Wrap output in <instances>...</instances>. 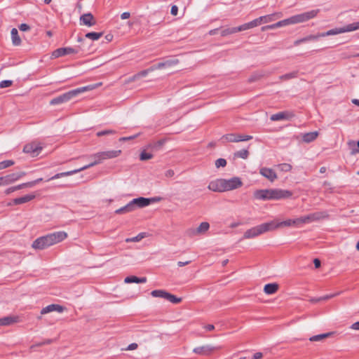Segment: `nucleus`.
I'll return each mask as SVG.
<instances>
[{
  "instance_id": "nucleus-1",
  "label": "nucleus",
  "mask_w": 359,
  "mask_h": 359,
  "mask_svg": "<svg viewBox=\"0 0 359 359\" xmlns=\"http://www.w3.org/2000/svg\"><path fill=\"white\" fill-rule=\"evenodd\" d=\"M121 150H109V151H100V152L93 154L89 156L90 158L93 160L90 163H89L82 168H80L79 169H76V170H73L67 171V172L57 173L54 176L48 179L47 181L59 179L62 177L72 175L74 174H76L77 172H79L81 171L86 170L88 168H90L94 165H98V164L102 163L105 160L116 158V157L118 156L121 154Z\"/></svg>"
},
{
  "instance_id": "nucleus-2",
  "label": "nucleus",
  "mask_w": 359,
  "mask_h": 359,
  "mask_svg": "<svg viewBox=\"0 0 359 359\" xmlns=\"http://www.w3.org/2000/svg\"><path fill=\"white\" fill-rule=\"evenodd\" d=\"M67 238L65 231H56L36 238L32 247L36 250H44L53 245L57 244Z\"/></svg>"
},
{
  "instance_id": "nucleus-3",
  "label": "nucleus",
  "mask_w": 359,
  "mask_h": 359,
  "mask_svg": "<svg viewBox=\"0 0 359 359\" xmlns=\"http://www.w3.org/2000/svg\"><path fill=\"white\" fill-rule=\"evenodd\" d=\"M292 193L288 190L280 189H259L254 192V196L259 200H280L288 198Z\"/></svg>"
},
{
  "instance_id": "nucleus-4",
  "label": "nucleus",
  "mask_w": 359,
  "mask_h": 359,
  "mask_svg": "<svg viewBox=\"0 0 359 359\" xmlns=\"http://www.w3.org/2000/svg\"><path fill=\"white\" fill-rule=\"evenodd\" d=\"M95 88L93 85L78 88L72 90H69L65 93H63L56 97L53 98L50 101V104L57 105L62 103H65L71 100L72 98L76 97L78 95L84 93L88 90H91Z\"/></svg>"
},
{
  "instance_id": "nucleus-5",
  "label": "nucleus",
  "mask_w": 359,
  "mask_h": 359,
  "mask_svg": "<svg viewBox=\"0 0 359 359\" xmlns=\"http://www.w3.org/2000/svg\"><path fill=\"white\" fill-rule=\"evenodd\" d=\"M268 231H272L270 222L261 224L248 229L243 234V239L254 238Z\"/></svg>"
},
{
  "instance_id": "nucleus-6",
  "label": "nucleus",
  "mask_w": 359,
  "mask_h": 359,
  "mask_svg": "<svg viewBox=\"0 0 359 359\" xmlns=\"http://www.w3.org/2000/svg\"><path fill=\"white\" fill-rule=\"evenodd\" d=\"M358 29H359V21L348 24V25L341 27H337L334 29H332L328 30L326 32L320 33L318 34H319V37L320 38V37H325V36H327L339 34H342V33H345V32H353V31H355Z\"/></svg>"
},
{
  "instance_id": "nucleus-7",
  "label": "nucleus",
  "mask_w": 359,
  "mask_h": 359,
  "mask_svg": "<svg viewBox=\"0 0 359 359\" xmlns=\"http://www.w3.org/2000/svg\"><path fill=\"white\" fill-rule=\"evenodd\" d=\"M319 9L311 10L308 12L295 15L289 18L290 25L302 23L314 18L319 13Z\"/></svg>"
},
{
  "instance_id": "nucleus-8",
  "label": "nucleus",
  "mask_w": 359,
  "mask_h": 359,
  "mask_svg": "<svg viewBox=\"0 0 359 359\" xmlns=\"http://www.w3.org/2000/svg\"><path fill=\"white\" fill-rule=\"evenodd\" d=\"M26 175L25 172H17L0 177L1 186H7L19 180Z\"/></svg>"
},
{
  "instance_id": "nucleus-9",
  "label": "nucleus",
  "mask_w": 359,
  "mask_h": 359,
  "mask_svg": "<svg viewBox=\"0 0 359 359\" xmlns=\"http://www.w3.org/2000/svg\"><path fill=\"white\" fill-rule=\"evenodd\" d=\"M221 348V346H215L210 344L198 346L193 349V352L204 356H209L212 354L215 351Z\"/></svg>"
},
{
  "instance_id": "nucleus-10",
  "label": "nucleus",
  "mask_w": 359,
  "mask_h": 359,
  "mask_svg": "<svg viewBox=\"0 0 359 359\" xmlns=\"http://www.w3.org/2000/svg\"><path fill=\"white\" fill-rule=\"evenodd\" d=\"M224 191H231L241 187L243 182L240 177H233L231 179H223Z\"/></svg>"
},
{
  "instance_id": "nucleus-11",
  "label": "nucleus",
  "mask_w": 359,
  "mask_h": 359,
  "mask_svg": "<svg viewBox=\"0 0 359 359\" xmlns=\"http://www.w3.org/2000/svg\"><path fill=\"white\" fill-rule=\"evenodd\" d=\"M270 224H271L272 231H274L277 229L285 226H297V221L296 219H289L283 222H279L278 220L274 219L270 221Z\"/></svg>"
},
{
  "instance_id": "nucleus-12",
  "label": "nucleus",
  "mask_w": 359,
  "mask_h": 359,
  "mask_svg": "<svg viewBox=\"0 0 359 359\" xmlns=\"http://www.w3.org/2000/svg\"><path fill=\"white\" fill-rule=\"evenodd\" d=\"M159 201V198H147L143 197H139L134 198L131 201L134 209L135 210L137 208H144L148 206L151 201Z\"/></svg>"
},
{
  "instance_id": "nucleus-13",
  "label": "nucleus",
  "mask_w": 359,
  "mask_h": 359,
  "mask_svg": "<svg viewBox=\"0 0 359 359\" xmlns=\"http://www.w3.org/2000/svg\"><path fill=\"white\" fill-rule=\"evenodd\" d=\"M42 149V147L39 144L32 142L26 144L23 148L25 153L30 154L32 156H36L39 154Z\"/></svg>"
},
{
  "instance_id": "nucleus-14",
  "label": "nucleus",
  "mask_w": 359,
  "mask_h": 359,
  "mask_svg": "<svg viewBox=\"0 0 359 359\" xmlns=\"http://www.w3.org/2000/svg\"><path fill=\"white\" fill-rule=\"evenodd\" d=\"M208 189L214 192H224L223 179H216L210 182Z\"/></svg>"
},
{
  "instance_id": "nucleus-15",
  "label": "nucleus",
  "mask_w": 359,
  "mask_h": 359,
  "mask_svg": "<svg viewBox=\"0 0 359 359\" xmlns=\"http://www.w3.org/2000/svg\"><path fill=\"white\" fill-rule=\"evenodd\" d=\"M79 50L77 49L70 48V47H65V48H60L56 50H55L53 53L52 56L53 57H59L61 56H64L69 54H76L78 53Z\"/></svg>"
},
{
  "instance_id": "nucleus-16",
  "label": "nucleus",
  "mask_w": 359,
  "mask_h": 359,
  "mask_svg": "<svg viewBox=\"0 0 359 359\" xmlns=\"http://www.w3.org/2000/svg\"><path fill=\"white\" fill-rule=\"evenodd\" d=\"M294 116V114L293 112L285 111L271 115L270 119L272 121H278L281 120H290Z\"/></svg>"
},
{
  "instance_id": "nucleus-17",
  "label": "nucleus",
  "mask_w": 359,
  "mask_h": 359,
  "mask_svg": "<svg viewBox=\"0 0 359 359\" xmlns=\"http://www.w3.org/2000/svg\"><path fill=\"white\" fill-rule=\"evenodd\" d=\"M259 173L271 182L277 179L276 173L271 168H262L259 170Z\"/></svg>"
},
{
  "instance_id": "nucleus-18",
  "label": "nucleus",
  "mask_w": 359,
  "mask_h": 359,
  "mask_svg": "<svg viewBox=\"0 0 359 359\" xmlns=\"http://www.w3.org/2000/svg\"><path fill=\"white\" fill-rule=\"evenodd\" d=\"M65 310V308L59 304H50L44 308H43L41 311V314L44 315L53 311H57L58 313H62Z\"/></svg>"
},
{
  "instance_id": "nucleus-19",
  "label": "nucleus",
  "mask_w": 359,
  "mask_h": 359,
  "mask_svg": "<svg viewBox=\"0 0 359 359\" xmlns=\"http://www.w3.org/2000/svg\"><path fill=\"white\" fill-rule=\"evenodd\" d=\"M80 22L81 25L91 27L95 25L93 15L90 13H85L80 17Z\"/></svg>"
},
{
  "instance_id": "nucleus-20",
  "label": "nucleus",
  "mask_w": 359,
  "mask_h": 359,
  "mask_svg": "<svg viewBox=\"0 0 359 359\" xmlns=\"http://www.w3.org/2000/svg\"><path fill=\"white\" fill-rule=\"evenodd\" d=\"M36 195L34 194H27L22 197L16 198L13 200V203L14 205H20L31 201L34 199Z\"/></svg>"
},
{
  "instance_id": "nucleus-21",
  "label": "nucleus",
  "mask_w": 359,
  "mask_h": 359,
  "mask_svg": "<svg viewBox=\"0 0 359 359\" xmlns=\"http://www.w3.org/2000/svg\"><path fill=\"white\" fill-rule=\"evenodd\" d=\"M18 322V316H8L0 318V326H9Z\"/></svg>"
},
{
  "instance_id": "nucleus-22",
  "label": "nucleus",
  "mask_w": 359,
  "mask_h": 359,
  "mask_svg": "<svg viewBox=\"0 0 359 359\" xmlns=\"http://www.w3.org/2000/svg\"><path fill=\"white\" fill-rule=\"evenodd\" d=\"M178 62L177 60H168L163 62H159L156 65H154L150 67V70H156V69H160L164 67H171L172 65H176Z\"/></svg>"
},
{
  "instance_id": "nucleus-23",
  "label": "nucleus",
  "mask_w": 359,
  "mask_h": 359,
  "mask_svg": "<svg viewBox=\"0 0 359 359\" xmlns=\"http://www.w3.org/2000/svg\"><path fill=\"white\" fill-rule=\"evenodd\" d=\"M282 17L281 13H274L270 15L261 16L262 23H268Z\"/></svg>"
},
{
  "instance_id": "nucleus-24",
  "label": "nucleus",
  "mask_w": 359,
  "mask_h": 359,
  "mask_svg": "<svg viewBox=\"0 0 359 359\" xmlns=\"http://www.w3.org/2000/svg\"><path fill=\"white\" fill-rule=\"evenodd\" d=\"M210 228V224L207 222H203L200 224L198 227L196 229H193L192 233L193 234H202L205 233Z\"/></svg>"
},
{
  "instance_id": "nucleus-25",
  "label": "nucleus",
  "mask_w": 359,
  "mask_h": 359,
  "mask_svg": "<svg viewBox=\"0 0 359 359\" xmlns=\"http://www.w3.org/2000/svg\"><path fill=\"white\" fill-rule=\"evenodd\" d=\"M124 282L126 283H144L147 282V278L146 277L138 278L135 276H127L124 279Z\"/></svg>"
},
{
  "instance_id": "nucleus-26",
  "label": "nucleus",
  "mask_w": 359,
  "mask_h": 359,
  "mask_svg": "<svg viewBox=\"0 0 359 359\" xmlns=\"http://www.w3.org/2000/svg\"><path fill=\"white\" fill-rule=\"evenodd\" d=\"M278 290V285L277 283H269L265 285L264 292L266 294H273Z\"/></svg>"
},
{
  "instance_id": "nucleus-27",
  "label": "nucleus",
  "mask_w": 359,
  "mask_h": 359,
  "mask_svg": "<svg viewBox=\"0 0 359 359\" xmlns=\"http://www.w3.org/2000/svg\"><path fill=\"white\" fill-rule=\"evenodd\" d=\"M319 34H316V35H313V34H311V35H309L306 37H304V38H302L300 39H297L294 42V46H298L299 44H301L302 43H305V42H308V41H316V40H318L319 39Z\"/></svg>"
},
{
  "instance_id": "nucleus-28",
  "label": "nucleus",
  "mask_w": 359,
  "mask_h": 359,
  "mask_svg": "<svg viewBox=\"0 0 359 359\" xmlns=\"http://www.w3.org/2000/svg\"><path fill=\"white\" fill-rule=\"evenodd\" d=\"M318 136V133L316 131L314 132H310L305 133L303 137L302 140L304 142L309 143L313 141H314Z\"/></svg>"
},
{
  "instance_id": "nucleus-29",
  "label": "nucleus",
  "mask_w": 359,
  "mask_h": 359,
  "mask_svg": "<svg viewBox=\"0 0 359 359\" xmlns=\"http://www.w3.org/2000/svg\"><path fill=\"white\" fill-rule=\"evenodd\" d=\"M134 210H135V209H134V207L133 205V203H132L131 201H130L125 206H123V207H122V208H121L119 209H117L115 211V213L116 214H124V213L133 212Z\"/></svg>"
},
{
  "instance_id": "nucleus-30",
  "label": "nucleus",
  "mask_w": 359,
  "mask_h": 359,
  "mask_svg": "<svg viewBox=\"0 0 359 359\" xmlns=\"http://www.w3.org/2000/svg\"><path fill=\"white\" fill-rule=\"evenodd\" d=\"M12 43L14 46H19L21 43V39L18 35L17 29L13 28L11 32Z\"/></svg>"
},
{
  "instance_id": "nucleus-31",
  "label": "nucleus",
  "mask_w": 359,
  "mask_h": 359,
  "mask_svg": "<svg viewBox=\"0 0 359 359\" xmlns=\"http://www.w3.org/2000/svg\"><path fill=\"white\" fill-rule=\"evenodd\" d=\"M238 32H241V29H240V26L235 27H229V28H225V29H222L221 32V35L222 36H228L230 34H235Z\"/></svg>"
},
{
  "instance_id": "nucleus-32",
  "label": "nucleus",
  "mask_w": 359,
  "mask_h": 359,
  "mask_svg": "<svg viewBox=\"0 0 359 359\" xmlns=\"http://www.w3.org/2000/svg\"><path fill=\"white\" fill-rule=\"evenodd\" d=\"M153 72V70H150V68L147 69L142 70L136 74L133 75L132 77L130 78V81H135L142 77L146 76L149 72Z\"/></svg>"
},
{
  "instance_id": "nucleus-33",
  "label": "nucleus",
  "mask_w": 359,
  "mask_h": 359,
  "mask_svg": "<svg viewBox=\"0 0 359 359\" xmlns=\"http://www.w3.org/2000/svg\"><path fill=\"white\" fill-rule=\"evenodd\" d=\"M238 134L230 133L223 135L222 140L228 142H238Z\"/></svg>"
},
{
  "instance_id": "nucleus-34",
  "label": "nucleus",
  "mask_w": 359,
  "mask_h": 359,
  "mask_svg": "<svg viewBox=\"0 0 359 359\" xmlns=\"http://www.w3.org/2000/svg\"><path fill=\"white\" fill-rule=\"evenodd\" d=\"M168 292L163 290H156L151 292V294L154 297H160L166 299Z\"/></svg>"
},
{
  "instance_id": "nucleus-35",
  "label": "nucleus",
  "mask_w": 359,
  "mask_h": 359,
  "mask_svg": "<svg viewBox=\"0 0 359 359\" xmlns=\"http://www.w3.org/2000/svg\"><path fill=\"white\" fill-rule=\"evenodd\" d=\"M144 237H146V233H140L138 235H137L135 237L126 238V243L139 242L142 239H143Z\"/></svg>"
},
{
  "instance_id": "nucleus-36",
  "label": "nucleus",
  "mask_w": 359,
  "mask_h": 359,
  "mask_svg": "<svg viewBox=\"0 0 359 359\" xmlns=\"http://www.w3.org/2000/svg\"><path fill=\"white\" fill-rule=\"evenodd\" d=\"M102 36V32H88L85 35L86 38L93 41L98 40Z\"/></svg>"
},
{
  "instance_id": "nucleus-37",
  "label": "nucleus",
  "mask_w": 359,
  "mask_h": 359,
  "mask_svg": "<svg viewBox=\"0 0 359 359\" xmlns=\"http://www.w3.org/2000/svg\"><path fill=\"white\" fill-rule=\"evenodd\" d=\"M249 156V152L247 149H241L234 153V157L241 158L243 159L248 158Z\"/></svg>"
},
{
  "instance_id": "nucleus-38",
  "label": "nucleus",
  "mask_w": 359,
  "mask_h": 359,
  "mask_svg": "<svg viewBox=\"0 0 359 359\" xmlns=\"http://www.w3.org/2000/svg\"><path fill=\"white\" fill-rule=\"evenodd\" d=\"M330 335H331V333H330V332L325 333V334H318V335H314V336L310 337L309 340L311 341H321V340L327 338Z\"/></svg>"
},
{
  "instance_id": "nucleus-39",
  "label": "nucleus",
  "mask_w": 359,
  "mask_h": 359,
  "mask_svg": "<svg viewBox=\"0 0 359 359\" xmlns=\"http://www.w3.org/2000/svg\"><path fill=\"white\" fill-rule=\"evenodd\" d=\"M297 76V72H292L288 74H283L279 77L280 80H290Z\"/></svg>"
},
{
  "instance_id": "nucleus-40",
  "label": "nucleus",
  "mask_w": 359,
  "mask_h": 359,
  "mask_svg": "<svg viewBox=\"0 0 359 359\" xmlns=\"http://www.w3.org/2000/svg\"><path fill=\"white\" fill-rule=\"evenodd\" d=\"M166 299L173 304H178V303L181 302V301H182L181 298L177 297L176 296H175L169 292L168 293Z\"/></svg>"
},
{
  "instance_id": "nucleus-41",
  "label": "nucleus",
  "mask_w": 359,
  "mask_h": 359,
  "mask_svg": "<svg viewBox=\"0 0 359 359\" xmlns=\"http://www.w3.org/2000/svg\"><path fill=\"white\" fill-rule=\"evenodd\" d=\"M296 221H297V226H299L301 224H307V223L311 222L309 215L299 217V218H296Z\"/></svg>"
},
{
  "instance_id": "nucleus-42",
  "label": "nucleus",
  "mask_w": 359,
  "mask_h": 359,
  "mask_svg": "<svg viewBox=\"0 0 359 359\" xmlns=\"http://www.w3.org/2000/svg\"><path fill=\"white\" fill-rule=\"evenodd\" d=\"M14 165V161L12 160H6L0 162V170L5 169Z\"/></svg>"
},
{
  "instance_id": "nucleus-43",
  "label": "nucleus",
  "mask_w": 359,
  "mask_h": 359,
  "mask_svg": "<svg viewBox=\"0 0 359 359\" xmlns=\"http://www.w3.org/2000/svg\"><path fill=\"white\" fill-rule=\"evenodd\" d=\"M256 26L255 25L254 22L252 21H250L249 22L240 25V29H241V31H244L254 28Z\"/></svg>"
},
{
  "instance_id": "nucleus-44",
  "label": "nucleus",
  "mask_w": 359,
  "mask_h": 359,
  "mask_svg": "<svg viewBox=\"0 0 359 359\" xmlns=\"http://www.w3.org/2000/svg\"><path fill=\"white\" fill-rule=\"evenodd\" d=\"M153 155L150 153H147L145 151H142L140 155V159L141 161H147L152 158Z\"/></svg>"
},
{
  "instance_id": "nucleus-45",
  "label": "nucleus",
  "mask_w": 359,
  "mask_h": 359,
  "mask_svg": "<svg viewBox=\"0 0 359 359\" xmlns=\"http://www.w3.org/2000/svg\"><path fill=\"white\" fill-rule=\"evenodd\" d=\"M115 133H116V131L114 130H104L97 132L96 135L97 137H101L103 135H113Z\"/></svg>"
},
{
  "instance_id": "nucleus-46",
  "label": "nucleus",
  "mask_w": 359,
  "mask_h": 359,
  "mask_svg": "<svg viewBox=\"0 0 359 359\" xmlns=\"http://www.w3.org/2000/svg\"><path fill=\"white\" fill-rule=\"evenodd\" d=\"M165 142V140H160L154 142L153 144L149 145V147H152L156 149H158L164 144Z\"/></svg>"
},
{
  "instance_id": "nucleus-47",
  "label": "nucleus",
  "mask_w": 359,
  "mask_h": 359,
  "mask_svg": "<svg viewBox=\"0 0 359 359\" xmlns=\"http://www.w3.org/2000/svg\"><path fill=\"white\" fill-rule=\"evenodd\" d=\"M278 167L282 171L288 172L292 169V165L289 163H281L278 165Z\"/></svg>"
},
{
  "instance_id": "nucleus-48",
  "label": "nucleus",
  "mask_w": 359,
  "mask_h": 359,
  "mask_svg": "<svg viewBox=\"0 0 359 359\" xmlns=\"http://www.w3.org/2000/svg\"><path fill=\"white\" fill-rule=\"evenodd\" d=\"M226 165V161L224 158H218L215 161L216 168H219L220 167H224Z\"/></svg>"
},
{
  "instance_id": "nucleus-49",
  "label": "nucleus",
  "mask_w": 359,
  "mask_h": 359,
  "mask_svg": "<svg viewBox=\"0 0 359 359\" xmlns=\"http://www.w3.org/2000/svg\"><path fill=\"white\" fill-rule=\"evenodd\" d=\"M290 25L289 18L278 21L276 23L277 28Z\"/></svg>"
},
{
  "instance_id": "nucleus-50",
  "label": "nucleus",
  "mask_w": 359,
  "mask_h": 359,
  "mask_svg": "<svg viewBox=\"0 0 359 359\" xmlns=\"http://www.w3.org/2000/svg\"><path fill=\"white\" fill-rule=\"evenodd\" d=\"M239 142L248 141L252 139V136L248 135L238 134Z\"/></svg>"
},
{
  "instance_id": "nucleus-51",
  "label": "nucleus",
  "mask_w": 359,
  "mask_h": 359,
  "mask_svg": "<svg viewBox=\"0 0 359 359\" xmlns=\"http://www.w3.org/2000/svg\"><path fill=\"white\" fill-rule=\"evenodd\" d=\"M13 81L11 80H4L0 82V88H4L9 87L12 85Z\"/></svg>"
},
{
  "instance_id": "nucleus-52",
  "label": "nucleus",
  "mask_w": 359,
  "mask_h": 359,
  "mask_svg": "<svg viewBox=\"0 0 359 359\" xmlns=\"http://www.w3.org/2000/svg\"><path fill=\"white\" fill-rule=\"evenodd\" d=\"M315 214L318 220L327 218L328 217V215L325 212H315Z\"/></svg>"
},
{
  "instance_id": "nucleus-53",
  "label": "nucleus",
  "mask_w": 359,
  "mask_h": 359,
  "mask_svg": "<svg viewBox=\"0 0 359 359\" xmlns=\"http://www.w3.org/2000/svg\"><path fill=\"white\" fill-rule=\"evenodd\" d=\"M26 187H32V183H30V182H29L22 183V184L15 186V189H17V190H20L21 189L26 188Z\"/></svg>"
},
{
  "instance_id": "nucleus-54",
  "label": "nucleus",
  "mask_w": 359,
  "mask_h": 359,
  "mask_svg": "<svg viewBox=\"0 0 359 359\" xmlns=\"http://www.w3.org/2000/svg\"><path fill=\"white\" fill-rule=\"evenodd\" d=\"M19 29L22 32H27L30 29V27L25 23H22L19 26Z\"/></svg>"
},
{
  "instance_id": "nucleus-55",
  "label": "nucleus",
  "mask_w": 359,
  "mask_h": 359,
  "mask_svg": "<svg viewBox=\"0 0 359 359\" xmlns=\"http://www.w3.org/2000/svg\"><path fill=\"white\" fill-rule=\"evenodd\" d=\"M339 293H335V294H329V295H325V296H323L320 298V301H325V300H327L330 298H332L335 296H337V294H339Z\"/></svg>"
},
{
  "instance_id": "nucleus-56",
  "label": "nucleus",
  "mask_w": 359,
  "mask_h": 359,
  "mask_svg": "<svg viewBox=\"0 0 359 359\" xmlns=\"http://www.w3.org/2000/svg\"><path fill=\"white\" fill-rule=\"evenodd\" d=\"M277 28L276 26V23L275 24H273V25H266V26H264L262 27V31L264 32V31H266L268 29H276Z\"/></svg>"
},
{
  "instance_id": "nucleus-57",
  "label": "nucleus",
  "mask_w": 359,
  "mask_h": 359,
  "mask_svg": "<svg viewBox=\"0 0 359 359\" xmlns=\"http://www.w3.org/2000/svg\"><path fill=\"white\" fill-rule=\"evenodd\" d=\"M53 342V339H46L36 344L38 346H41L46 344H50Z\"/></svg>"
},
{
  "instance_id": "nucleus-58",
  "label": "nucleus",
  "mask_w": 359,
  "mask_h": 359,
  "mask_svg": "<svg viewBox=\"0 0 359 359\" xmlns=\"http://www.w3.org/2000/svg\"><path fill=\"white\" fill-rule=\"evenodd\" d=\"M178 12V7L175 5L171 7L170 13L172 15H177Z\"/></svg>"
},
{
  "instance_id": "nucleus-59",
  "label": "nucleus",
  "mask_w": 359,
  "mask_h": 359,
  "mask_svg": "<svg viewBox=\"0 0 359 359\" xmlns=\"http://www.w3.org/2000/svg\"><path fill=\"white\" fill-rule=\"evenodd\" d=\"M175 175V172L173 170H168L165 171V176L167 177H172V176H174Z\"/></svg>"
},
{
  "instance_id": "nucleus-60",
  "label": "nucleus",
  "mask_w": 359,
  "mask_h": 359,
  "mask_svg": "<svg viewBox=\"0 0 359 359\" xmlns=\"http://www.w3.org/2000/svg\"><path fill=\"white\" fill-rule=\"evenodd\" d=\"M137 348V344L136 343H132L128 345V346L127 347L126 350L128 351H133V350H135Z\"/></svg>"
},
{
  "instance_id": "nucleus-61",
  "label": "nucleus",
  "mask_w": 359,
  "mask_h": 359,
  "mask_svg": "<svg viewBox=\"0 0 359 359\" xmlns=\"http://www.w3.org/2000/svg\"><path fill=\"white\" fill-rule=\"evenodd\" d=\"M15 191H17V189H15V186L10 187V188H8L7 189H6L5 190V194L6 195H8V194H11L12 192H13Z\"/></svg>"
},
{
  "instance_id": "nucleus-62",
  "label": "nucleus",
  "mask_w": 359,
  "mask_h": 359,
  "mask_svg": "<svg viewBox=\"0 0 359 359\" xmlns=\"http://www.w3.org/2000/svg\"><path fill=\"white\" fill-rule=\"evenodd\" d=\"M350 328L353 330H359V321L353 323Z\"/></svg>"
},
{
  "instance_id": "nucleus-63",
  "label": "nucleus",
  "mask_w": 359,
  "mask_h": 359,
  "mask_svg": "<svg viewBox=\"0 0 359 359\" xmlns=\"http://www.w3.org/2000/svg\"><path fill=\"white\" fill-rule=\"evenodd\" d=\"M252 21L254 22V24H255V25L256 27H257V26L260 25L261 24H262L261 17H259L258 18H256V19H255V20H253Z\"/></svg>"
},
{
  "instance_id": "nucleus-64",
  "label": "nucleus",
  "mask_w": 359,
  "mask_h": 359,
  "mask_svg": "<svg viewBox=\"0 0 359 359\" xmlns=\"http://www.w3.org/2000/svg\"><path fill=\"white\" fill-rule=\"evenodd\" d=\"M130 16V13L129 12H124L121 15V18L122 20H126L129 18Z\"/></svg>"
}]
</instances>
